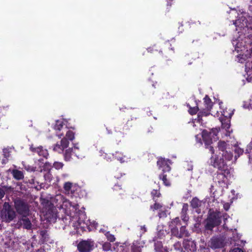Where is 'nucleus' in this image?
Instances as JSON below:
<instances>
[{"label":"nucleus","instance_id":"nucleus-1","mask_svg":"<svg viewBox=\"0 0 252 252\" xmlns=\"http://www.w3.org/2000/svg\"><path fill=\"white\" fill-rule=\"evenodd\" d=\"M210 164L214 168L218 169L215 174V182L220 186L227 184L231 176L232 168L227 165L223 158H219L218 157L214 158L212 156Z\"/></svg>","mask_w":252,"mask_h":252},{"label":"nucleus","instance_id":"nucleus-2","mask_svg":"<svg viewBox=\"0 0 252 252\" xmlns=\"http://www.w3.org/2000/svg\"><path fill=\"white\" fill-rule=\"evenodd\" d=\"M220 128H213L210 130L204 129L202 131L201 137L205 147L209 149L212 155L214 154L215 150L211 144L213 141H216L219 139L218 134Z\"/></svg>","mask_w":252,"mask_h":252},{"label":"nucleus","instance_id":"nucleus-3","mask_svg":"<svg viewBox=\"0 0 252 252\" xmlns=\"http://www.w3.org/2000/svg\"><path fill=\"white\" fill-rule=\"evenodd\" d=\"M147 51L152 54L158 53L165 58H167L174 53V49L169 42H165L159 45L154 44L148 48Z\"/></svg>","mask_w":252,"mask_h":252},{"label":"nucleus","instance_id":"nucleus-4","mask_svg":"<svg viewBox=\"0 0 252 252\" xmlns=\"http://www.w3.org/2000/svg\"><path fill=\"white\" fill-rule=\"evenodd\" d=\"M221 218L220 212L210 209L205 220V230L212 231L214 227L220 225L221 223Z\"/></svg>","mask_w":252,"mask_h":252},{"label":"nucleus","instance_id":"nucleus-5","mask_svg":"<svg viewBox=\"0 0 252 252\" xmlns=\"http://www.w3.org/2000/svg\"><path fill=\"white\" fill-rule=\"evenodd\" d=\"M13 202L16 212L20 216L27 217L30 215V206L26 200L16 197L14 199Z\"/></svg>","mask_w":252,"mask_h":252},{"label":"nucleus","instance_id":"nucleus-6","mask_svg":"<svg viewBox=\"0 0 252 252\" xmlns=\"http://www.w3.org/2000/svg\"><path fill=\"white\" fill-rule=\"evenodd\" d=\"M16 217L17 214L14 208L8 202H5L0 212V218L2 221L9 223L16 219Z\"/></svg>","mask_w":252,"mask_h":252},{"label":"nucleus","instance_id":"nucleus-7","mask_svg":"<svg viewBox=\"0 0 252 252\" xmlns=\"http://www.w3.org/2000/svg\"><path fill=\"white\" fill-rule=\"evenodd\" d=\"M194 102L196 105L193 107L190 106L189 103H187V106L189 109V110H211L213 108L214 104L208 95H206L203 98L204 108H200L199 104L196 102V101H195Z\"/></svg>","mask_w":252,"mask_h":252},{"label":"nucleus","instance_id":"nucleus-8","mask_svg":"<svg viewBox=\"0 0 252 252\" xmlns=\"http://www.w3.org/2000/svg\"><path fill=\"white\" fill-rule=\"evenodd\" d=\"M221 116L219 120L221 123V126L223 128L228 130L230 127V119L233 114L234 111L228 113V111H220Z\"/></svg>","mask_w":252,"mask_h":252},{"label":"nucleus","instance_id":"nucleus-9","mask_svg":"<svg viewBox=\"0 0 252 252\" xmlns=\"http://www.w3.org/2000/svg\"><path fill=\"white\" fill-rule=\"evenodd\" d=\"M94 244L90 240H82L77 245L79 252H90L94 248Z\"/></svg>","mask_w":252,"mask_h":252},{"label":"nucleus","instance_id":"nucleus-10","mask_svg":"<svg viewBox=\"0 0 252 252\" xmlns=\"http://www.w3.org/2000/svg\"><path fill=\"white\" fill-rule=\"evenodd\" d=\"M170 160L165 159L164 158H160L157 161V165L159 169L162 170V172H169L171 170L170 164Z\"/></svg>","mask_w":252,"mask_h":252},{"label":"nucleus","instance_id":"nucleus-11","mask_svg":"<svg viewBox=\"0 0 252 252\" xmlns=\"http://www.w3.org/2000/svg\"><path fill=\"white\" fill-rule=\"evenodd\" d=\"M18 228L22 226L24 229L27 230H31L32 228V224L31 220L27 217H21L19 219L18 221L16 224Z\"/></svg>","mask_w":252,"mask_h":252},{"label":"nucleus","instance_id":"nucleus-12","mask_svg":"<svg viewBox=\"0 0 252 252\" xmlns=\"http://www.w3.org/2000/svg\"><path fill=\"white\" fill-rule=\"evenodd\" d=\"M209 244L210 247L213 249L220 248L223 246V240L218 237H213L211 239Z\"/></svg>","mask_w":252,"mask_h":252},{"label":"nucleus","instance_id":"nucleus-13","mask_svg":"<svg viewBox=\"0 0 252 252\" xmlns=\"http://www.w3.org/2000/svg\"><path fill=\"white\" fill-rule=\"evenodd\" d=\"M183 247L188 252H195L196 251V245L194 241L184 240Z\"/></svg>","mask_w":252,"mask_h":252},{"label":"nucleus","instance_id":"nucleus-14","mask_svg":"<svg viewBox=\"0 0 252 252\" xmlns=\"http://www.w3.org/2000/svg\"><path fill=\"white\" fill-rule=\"evenodd\" d=\"M11 173L14 177L17 180H20L24 178V176L22 171L18 169H13Z\"/></svg>","mask_w":252,"mask_h":252},{"label":"nucleus","instance_id":"nucleus-15","mask_svg":"<svg viewBox=\"0 0 252 252\" xmlns=\"http://www.w3.org/2000/svg\"><path fill=\"white\" fill-rule=\"evenodd\" d=\"M189 205L187 203H184L183 206V208L181 212V218L184 221H186L188 220L189 218L187 217V211H188Z\"/></svg>","mask_w":252,"mask_h":252},{"label":"nucleus","instance_id":"nucleus-16","mask_svg":"<svg viewBox=\"0 0 252 252\" xmlns=\"http://www.w3.org/2000/svg\"><path fill=\"white\" fill-rule=\"evenodd\" d=\"M167 172H162V173L159 175V179L162 181L163 184L166 187H169L171 185L170 181L167 179Z\"/></svg>","mask_w":252,"mask_h":252},{"label":"nucleus","instance_id":"nucleus-17","mask_svg":"<svg viewBox=\"0 0 252 252\" xmlns=\"http://www.w3.org/2000/svg\"><path fill=\"white\" fill-rule=\"evenodd\" d=\"M202 201L199 200L197 197H193L190 201V206L193 208H197L201 206Z\"/></svg>","mask_w":252,"mask_h":252},{"label":"nucleus","instance_id":"nucleus-18","mask_svg":"<svg viewBox=\"0 0 252 252\" xmlns=\"http://www.w3.org/2000/svg\"><path fill=\"white\" fill-rule=\"evenodd\" d=\"M180 236L179 238H181L183 237H188L189 236V233L188 231L187 230L186 226H182L180 228Z\"/></svg>","mask_w":252,"mask_h":252},{"label":"nucleus","instance_id":"nucleus-19","mask_svg":"<svg viewBox=\"0 0 252 252\" xmlns=\"http://www.w3.org/2000/svg\"><path fill=\"white\" fill-rule=\"evenodd\" d=\"M222 158H225V160L230 161L233 158V154L228 152V151H225V152L222 153L221 154ZM224 160V159H223Z\"/></svg>","mask_w":252,"mask_h":252},{"label":"nucleus","instance_id":"nucleus-20","mask_svg":"<svg viewBox=\"0 0 252 252\" xmlns=\"http://www.w3.org/2000/svg\"><path fill=\"white\" fill-rule=\"evenodd\" d=\"M151 194L152 198L155 202H157V198L160 197L161 196V193H160L159 189H153L151 191Z\"/></svg>","mask_w":252,"mask_h":252},{"label":"nucleus","instance_id":"nucleus-21","mask_svg":"<svg viewBox=\"0 0 252 252\" xmlns=\"http://www.w3.org/2000/svg\"><path fill=\"white\" fill-rule=\"evenodd\" d=\"M164 248L161 241H157L155 242L154 250L156 252H159Z\"/></svg>","mask_w":252,"mask_h":252},{"label":"nucleus","instance_id":"nucleus-22","mask_svg":"<svg viewBox=\"0 0 252 252\" xmlns=\"http://www.w3.org/2000/svg\"><path fill=\"white\" fill-rule=\"evenodd\" d=\"M2 188H0V199H1L4 196L5 192V190H11L12 188L10 186H1Z\"/></svg>","mask_w":252,"mask_h":252},{"label":"nucleus","instance_id":"nucleus-23","mask_svg":"<svg viewBox=\"0 0 252 252\" xmlns=\"http://www.w3.org/2000/svg\"><path fill=\"white\" fill-rule=\"evenodd\" d=\"M227 144L225 142L222 141H220L218 142V147L220 151L222 153L225 152L226 150Z\"/></svg>","mask_w":252,"mask_h":252},{"label":"nucleus","instance_id":"nucleus-24","mask_svg":"<svg viewBox=\"0 0 252 252\" xmlns=\"http://www.w3.org/2000/svg\"><path fill=\"white\" fill-rule=\"evenodd\" d=\"M169 227L171 229V235L173 236L179 238L180 232L177 226H172Z\"/></svg>","mask_w":252,"mask_h":252},{"label":"nucleus","instance_id":"nucleus-25","mask_svg":"<svg viewBox=\"0 0 252 252\" xmlns=\"http://www.w3.org/2000/svg\"><path fill=\"white\" fill-rule=\"evenodd\" d=\"M178 225H181V221L179 219V218L176 217L171 221V223L169 225V226H177Z\"/></svg>","mask_w":252,"mask_h":252},{"label":"nucleus","instance_id":"nucleus-26","mask_svg":"<svg viewBox=\"0 0 252 252\" xmlns=\"http://www.w3.org/2000/svg\"><path fill=\"white\" fill-rule=\"evenodd\" d=\"M69 142L68 141V139H67L66 138H63L61 141V146L62 148V150H63L64 149L67 147L68 145Z\"/></svg>","mask_w":252,"mask_h":252},{"label":"nucleus","instance_id":"nucleus-27","mask_svg":"<svg viewBox=\"0 0 252 252\" xmlns=\"http://www.w3.org/2000/svg\"><path fill=\"white\" fill-rule=\"evenodd\" d=\"M72 151V149H70V148L67 149L65 151V152L64 154V158L66 160H68L70 158Z\"/></svg>","mask_w":252,"mask_h":252},{"label":"nucleus","instance_id":"nucleus-28","mask_svg":"<svg viewBox=\"0 0 252 252\" xmlns=\"http://www.w3.org/2000/svg\"><path fill=\"white\" fill-rule=\"evenodd\" d=\"M161 207H162L160 203H158L157 201L155 202V203L154 205H151L150 206L151 209L154 211L155 210H158Z\"/></svg>","mask_w":252,"mask_h":252},{"label":"nucleus","instance_id":"nucleus-29","mask_svg":"<svg viewBox=\"0 0 252 252\" xmlns=\"http://www.w3.org/2000/svg\"><path fill=\"white\" fill-rule=\"evenodd\" d=\"M65 136L67 139L72 140L74 138V134L72 131L69 130L67 132Z\"/></svg>","mask_w":252,"mask_h":252},{"label":"nucleus","instance_id":"nucleus-30","mask_svg":"<svg viewBox=\"0 0 252 252\" xmlns=\"http://www.w3.org/2000/svg\"><path fill=\"white\" fill-rule=\"evenodd\" d=\"M244 152V151L243 149L236 147L235 149V153L237 154V155L235 156V158H237L238 157H239L241 155H242Z\"/></svg>","mask_w":252,"mask_h":252},{"label":"nucleus","instance_id":"nucleus-31","mask_svg":"<svg viewBox=\"0 0 252 252\" xmlns=\"http://www.w3.org/2000/svg\"><path fill=\"white\" fill-rule=\"evenodd\" d=\"M174 248L177 251H182L183 248L182 247L181 243L179 241L176 242L174 245Z\"/></svg>","mask_w":252,"mask_h":252},{"label":"nucleus","instance_id":"nucleus-32","mask_svg":"<svg viewBox=\"0 0 252 252\" xmlns=\"http://www.w3.org/2000/svg\"><path fill=\"white\" fill-rule=\"evenodd\" d=\"M63 122L59 120L56 121V124L55 126V128L60 130L63 126Z\"/></svg>","mask_w":252,"mask_h":252},{"label":"nucleus","instance_id":"nucleus-33","mask_svg":"<svg viewBox=\"0 0 252 252\" xmlns=\"http://www.w3.org/2000/svg\"><path fill=\"white\" fill-rule=\"evenodd\" d=\"M47 231L46 230H43L40 231L39 234H40V235L41 236L42 239L43 241H44L45 239L46 238L47 236Z\"/></svg>","mask_w":252,"mask_h":252},{"label":"nucleus","instance_id":"nucleus-34","mask_svg":"<svg viewBox=\"0 0 252 252\" xmlns=\"http://www.w3.org/2000/svg\"><path fill=\"white\" fill-rule=\"evenodd\" d=\"M10 150L8 148H4L3 149V155L5 158H8L10 156Z\"/></svg>","mask_w":252,"mask_h":252},{"label":"nucleus","instance_id":"nucleus-35","mask_svg":"<svg viewBox=\"0 0 252 252\" xmlns=\"http://www.w3.org/2000/svg\"><path fill=\"white\" fill-rule=\"evenodd\" d=\"M105 235L106 236L107 239L110 242H114L115 240L114 236L110 234L108 232L105 234Z\"/></svg>","mask_w":252,"mask_h":252},{"label":"nucleus","instance_id":"nucleus-36","mask_svg":"<svg viewBox=\"0 0 252 252\" xmlns=\"http://www.w3.org/2000/svg\"><path fill=\"white\" fill-rule=\"evenodd\" d=\"M63 164L62 162H55L53 164V167L57 169H60L63 167Z\"/></svg>","mask_w":252,"mask_h":252},{"label":"nucleus","instance_id":"nucleus-37","mask_svg":"<svg viewBox=\"0 0 252 252\" xmlns=\"http://www.w3.org/2000/svg\"><path fill=\"white\" fill-rule=\"evenodd\" d=\"M102 248L105 251H109L111 249V244L109 243H105L103 244Z\"/></svg>","mask_w":252,"mask_h":252},{"label":"nucleus","instance_id":"nucleus-38","mask_svg":"<svg viewBox=\"0 0 252 252\" xmlns=\"http://www.w3.org/2000/svg\"><path fill=\"white\" fill-rule=\"evenodd\" d=\"M210 114V111H199V113L198 114V120H200V116H207Z\"/></svg>","mask_w":252,"mask_h":252},{"label":"nucleus","instance_id":"nucleus-39","mask_svg":"<svg viewBox=\"0 0 252 252\" xmlns=\"http://www.w3.org/2000/svg\"><path fill=\"white\" fill-rule=\"evenodd\" d=\"M71 187H72L71 183H70L69 182L65 183L64 185V189L65 190L69 191L71 189Z\"/></svg>","mask_w":252,"mask_h":252},{"label":"nucleus","instance_id":"nucleus-40","mask_svg":"<svg viewBox=\"0 0 252 252\" xmlns=\"http://www.w3.org/2000/svg\"><path fill=\"white\" fill-rule=\"evenodd\" d=\"M131 252H141L140 248L139 247L133 246L131 247Z\"/></svg>","mask_w":252,"mask_h":252},{"label":"nucleus","instance_id":"nucleus-41","mask_svg":"<svg viewBox=\"0 0 252 252\" xmlns=\"http://www.w3.org/2000/svg\"><path fill=\"white\" fill-rule=\"evenodd\" d=\"M230 252H244V251L240 248H235L232 250H231Z\"/></svg>","mask_w":252,"mask_h":252},{"label":"nucleus","instance_id":"nucleus-42","mask_svg":"<svg viewBox=\"0 0 252 252\" xmlns=\"http://www.w3.org/2000/svg\"><path fill=\"white\" fill-rule=\"evenodd\" d=\"M219 105H220V109H221L222 110H225V109H226V107L223 105V103L222 102H221V101L220 102Z\"/></svg>","mask_w":252,"mask_h":252},{"label":"nucleus","instance_id":"nucleus-43","mask_svg":"<svg viewBox=\"0 0 252 252\" xmlns=\"http://www.w3.org/2000/svg\"><path fill=\"white\" fill-rule=\"evenodd\" d=\"M195 138L197 142L199 143L201 145H202V142L201 141L200 136H199L198 135H196L195 136Z\"/></svg>","mask_w":252,"mask_h":252},{"label":"nucleus","instance_id":"nucleus-44","mask_svg":"<svg viewBox=\"0 0 252 252\" xmlns=\"http://www.w3.org/2000/svg\"><path fill=\"white\" fill-rule=\"evenodd\" d=\"M230 208V205L228 203H226L223 205V208L225 211H228Z\"/></svg>","mask_w":252,"mask_h":252},{"label":"nucleus","instance_id":"nucleus-45","mask_svg":"<svg viewBox=\"0 0 252 252\" xmlns=\"http://www.w3.org/2000/svg\"><path fill=\"white\" fill-rule=\"evenodd\" d=\"M63 205L66 207H68V206H71L72 205L71 202H69L68 200H65L63 202Z\"/></svg>","mask_w":252,"mask_h":252},{"label":"nucleus","instance_id":"nucleus-46","mask_svg":"<svg viewBox=\"0 0 252 252\" xmlns=\"http://www.w3.org/2000/svg\"><path fill=\"white\" fill-rule=\"evenodd\" d=\"M166 216V213L163 211H162L160 213H159V214H158V216L159 218H161L162 216Z\"/></svg>","mask_w":252,"mask_h":252},{"label":"nucleus","instance_id":"nucleus-47","mask_svg":"<svg viewBox=\"0 0 252 252\" xmlns=\"http://www.w3.org/2000/svg\"><path fill=\"white\" fill-rule=\"evenodd\" d=\"M202 251L203 252H210V249L208 248H203Z\"/></svg>","mask_w":252,"mask_h":252},{"label":"nucleus","instance_id":"nucleus-48","mask_svg":"<svg viewBox=\"0 0 252 252\" xmlns=\"http://www.w3.org/2000/svg\"><path fill=\"white\" fill-rule=\"evenodd\" d=\"M61 147V145L56 144V146H55L54 148V150L56 151V150H57V148H60Z\"/></svg>","mask_w":252,"mask_h":252},{"label":"nucleus","instance_id":"nucleus-49","mask_svg":"<svg viewBox=\"0 0 252 252\" xmlns=\"http://www.w3.org/2000/svg\"><path fill=\"white\" fill-rule=\"evenodd\" d=\"M141 230H143V231H144V232H146V231H147V230H146V227H145V225H144V226H141Z\"/></svg>","mask_w":252,"mask_h":252},{"label":"nucleus","instance_id":"nucleus-50","mask_svg":"<svg viewBox=\"0 0 252 252\" xmlns=\"http://www.w3.org/2000/svg\"><path fill=\"white\" fill-rule=\"evenodd\" d=\"M189 112L191 115H193L196 114L198 111H189Z\"/></svg>","mask_w":252,"mask_h":252},{"label":"nucleus","instance_id":"nucleus-51","mask_svg":"<svg viewBox=\"0 0 252 252\" xmlns=\"http://www.w3.org/2000/svg\"><path fill=\"white\" fill-rule=\"evenodd\" d=\"M159 252H168V251L166 248H164L163 249H162Z\"/></svg>","mask_w":252,"mask_h":252},{"label":"nucleus","instance_id":"nucleus-52","mask_svg":"<svg viewBox=\"0 0 252 252\" xmlns=\"http://www.w3.org/2000/svg\"><path fill=\"white\" fill-rule=\"evenodd\" d=\"M167 0V5L171 6V1H173V0Z\"/></svg>","mask_w":252,"mask_h":252},{"label":"nucleus","instance_id":"nucleus-53","mask_svg":"<svg viewBox=\"0 0 252 252\" xmlns=\"http://www.w3.org/2000/svg\"><path fill=\"white\" fill-rule=\"evenodd\" d=\"M2 81H3V76L1 74H0V82H2Z\"/></svg>","mask_w":252,"mask_h":252},{"label":"nucleus","instance_id":"nucleus-54","mask_svg":"<svg viewBox=\"0 0 252 252\" xmlns=\"http://www.w3.org/2000/svg\"><path fill=\"white\" fill-rule=\"evenodd\" d=\"M120 160L121 161V162H124L125 161L124 160H123V158H122L120 159Z\"/></svg>","mask_w":252,"mask_h":252},{"label":"nucleus","instance_id":"nucleus-55","mask_svg":"<svg viewBox=\"0 0 252 252\" xmlns=\"http://www.w3.org/2000/svg\"><path fill=\"white\" fill-rule=\"evenodd\" d=\"M183 24H181V26H180V27H179V29L180 30V27H183Z\"/></svg>","mask_w":252,"mask_h":252},{"label":"nucleus","instance_id":"nucleus-56","mask_svg":"<svg viewBox=\"0 0 252 252\" xmlns=\"http://www.w3.org/2000/svg\"><path fill=\"white\" fill-rule=\"evenodd\" d=\"M37 152H39V150H40V148H37Z\"/></svg>","mask_w":252,"mask_h":252},{"label":"nucleus","instance_id":"nucleus-57","mask_svg":"<svg viewBox=\"0 0 252 252\" xmlns=\"http://www.w3.org/2000/svg\"><path fill=\"white\" fill-rule=\"evenodd\" d=\"M183 31V29H182L181 30V31H180V32H182V31Z\"/></svg>","mask_w":252,"mask_h":252},{"label":"nucleus","instance_id":"nucleus-58","mask_svg":"<svg viewBox=\"0 0 252 252\" xmlns=\"http://www.w3.org/2000/svg\"><path fill=\"white\" fill-rule=\"evenodd\" d=\"M32 151H36V149L35 148H33V149H32Z\"/></svg>","mask_w":252,"mask_h":252},{"label":"nucleus","instance_id":"nucleus-59","mask_svg":"<svg viewBox=\"0 0 252 252\" xmlns=\"http://www.w3.org/2000/svg\"><path fill=\"white\" fill-rule=\"evenodd\" d=\"M153 86H154L155 88H156L155 85H153Z\"/></svg>","mask_w":252,"mask_h":252}]
</instances>
